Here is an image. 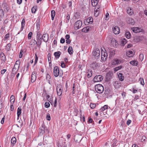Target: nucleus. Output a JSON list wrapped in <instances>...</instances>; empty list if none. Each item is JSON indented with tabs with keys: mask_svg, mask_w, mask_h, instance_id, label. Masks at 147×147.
<instances>
[{
	"mask_svg": "<svg viewBox=\"0 0 147 147\" xmlns=\"http://www.w3.org/2000/svg\"><path fill=\"white\" fill-rule=\"evenodd\" d=\"M25 19H23L22 22L21 23V24H22V29H23L24 25H25Z\"/></svg>",
	"mask_w": 147,
	"mask_h": 147,
	"instance_id": "nucleus-45",
	"label": "nucleus"
},
{
	"mask_svg": "<svg viewBox=\"0 0 147 147\" xmlns=\"http://www.w3.org/2000/svg\"><path fill=\"white\" fill-rule=\"evenodd\" d=\"M93 20L92 18L91 17H89L86 20V21H85L84 22H86L87 24H91L93 22Z\"/></svg>",
	"mask_w": 147,
	"mask_h": 147,
	"instance_id": "nucleus-15",
	"label": "nucleus"
},
{
	"mask_svg": "<svg viewBox=\"0 0 147 147\" xmlns=\"http://www.w3.org/2000/svg\"><path fill=\"white\" fill-rule=\"evenodd\" d=\"M21 107H19L17 109V116H18V119H19V118L20 115H21Z\"/></svg>",
	"mask_w": 147,
	"mask_h": 147,
	"instance_id": "nucleus-18",
	"label": "nucleus"
},
{
	"mask_svg": "<svg viewBox=\"0 0 147 147\" xmlns=\"http://www.w3.org/2000/svg\"><path fill=\"white\" fill-rule=\"evenodd\" d=\"M36 79V76L31 75V81L32 82H34Z\"/></svg>",
	"mask_w": 147,
	"mask_h": 147,
	"instance_id": "nucleus-40",
	"label": "nucleus"
},
{
	"mask_svg": "<svg viewBox=\"0 0 147 147\" xmlns=\"http://www.w3.org/2000/svg\"><path fill=\"white\" fill-rule=\"evenodd\" d=\"M127 13L129 15H131L133 13V10L130 7L128 8L127 11Z\"/></svg>",
	"mask_w": 147,
	"mask_h": 147,
	"instance_id": "nucleus-23",
	"label": "nucleus"
},
{
	"mask_svg": "<svg viewBox=\"0 0 147 147\" xmlns=\"http://www.w3.org/2000/svg\"><path fill=\"white\" fill-rule=\"evenodd\" d=\"M118 77L119 80L121 81H123L124 80V77L121 73H119L118 75Z\"/></svg>",
	"mask_w": 147,
	"mask_h": 147,
	"instance_id": "nucleus-24",
	"label": "nucleus"
},
{
	"mask_svg": "<svg viewBox=\"0 0 147 147\" xmlns=\"http://www.w3.org/2000/svg\"><path fill=\"white\" fill-rule=\"evenodd\" d=\"M121 42V44L123 46L127 42V41L125 38H123Z\"/></svg>",
	"mask_w": 147,
	"mask_h": 147,
	"instance_id": "nucleus-43",
	"label": "nucleus"
},
{
	"mask_svg": "<svg viewBox=\"0 0 147 147\" xmlns=\"http://www.w3.org/2000/svg\"><path fill=\"white\" fill-rule=\"evenodd\" d=\"M139 80L140 81V83L142 85H144V80L143 78H140L139 79Z\"/></svg>",
	"mask_w": 147,
	"mask_h": 147,
	"instance_id": "nucleus-49",
	"label": "nucleus"
},
{
	"mask_svg": "<svg viewBox=\"0 0 147 147\" xmlns=\"http://www.w3.org/2000/svg\"><path fill=\"white\" fill-rule=\"evenodd\" d=\"M76 92V88L75 86V84H73V86L72 88V93L73 94H74Z\"/></svg>",
	"mask_w": 147,
	"mask_h": 147,
	"instance_id": "nucleus-46",
	"label": "nucleus"
},
{
	"mask_svg": "<svg viewBox=\"0 0 147 147\" xmlns=\"http://www.w3.org/2000/svg\"><path fill=\"white\" fill-rule=\"evenodd\" d=\"M63 86L61 84H58L57 87V95L60 96L62 94L63 91Z\"/></svg>",
	"mask_w": 147,
	"mask_h": 147,
	"instance_id": "nucleus-3",
	"label": "nucleus"
},
{
	"mask_svg": "<svg viewBox=\"0 0 147 147\" xmlns=\"http://www.w3.org/2000/svg\"><path fill=\"white\" fill-rule=\"evenodd\" d=\"M15 96L13 95H12L10 98V102L11 104H13L15 101Z\"/></svg>",
	"mask_w": 147,
	"mask_h": 147,
	"instance_id": "nucleus-26",
	"label": "nucleus"
},
{
	"mask_svg": "<svg viewBox=\"0 0 147 147\" xmlns=\"http://www.w3.org/2000/svg\"><path fill=\"white\" fill-rule=\"evenodd\" d=\"M46 119L48 121L50 120L51 117L49 114H47L46 117Z\"/></svg>",
	"mask_w": 147,
	"mask_h": 147,
	"instance_id": "nucleus-57",
	"label": "nucleus"
},
{
	"mask_svg": "<svg viewBox=\"0 0 147 147\" xmlns=\"http://www.w3.org/2000/svg\"><path fill=\"white\" fill-rule=\"evenodd\" d=\"M42 36L41 34L40 33L39 31L37 32V40H42Z\"/></svg>",
	"mask_w": 147,
	"mask_h": 147,
	"instance_id": "nucleus-22",
	"label": "nucleus"
},
{
	"mask_svg": "<svg viewBox=\"0 0 147 147\" xmlns=\"http://www.w3.org/2000/svg\"><path fill=\"white\" fill-rule=\"evenodd\" d=\"M9 37V33H7L6 34L4 37V40H6L8 39V38Z\"/></svg>",
	"mask_w": 147,
	"mask_h": 147,
	"instance_id": "nucleus-51",
	"label": "nucleus"
},
{
	"mask_svg": "<svg viewBox=\"0 0 147 147\" xmlns=\"http://www.w3.org/2000/svg\"><path fill=\"white\" fill-rule=\"evenodd\" d=\"M23 52V50H21L20 52V54L19 55V57L20 58H21L22 57V53Z\"/></svg>",
	"mask_w": 147,
	"mask_h": 147,
	"instance_id": "nucleus-60",
	"label": "nucleus"
},
{
	"mask_svg": "<svg viewBox=\"0 0 147 147\" xmlns=\"http://www.w3.org/2000/svg\"><path fill=\"white\" fill-rule=\"evenodd\" d=\"M0 56L1 58V60L3 62H5V56L4 53H1L0 54Z\"/></svg>",
	"mask_w": 147,
	"mask_h": 147,
	"instance_id": "nucleus-19",
	"label": "nucleus"
},
{
	"mask_svg": "<svg viewBox=\"0 0 147 147\" xmlns=\"http://www.w3.org/2000/svg\"><path fill=\"white\" fill-rule=\"evenodd\" d=\"M16 141V140L15 137H13L11 139V143L13 145L15 144Z\"/></svg>",
	"mask_w": 147,
	"mask_h": 147,
	"instance_id": "nucleus-30",
	"label": "nucleus"
},
{
	"mask_svg": "<svg viewBox=\"0 0 147 147\" xmlns=\"http://www.w3.org/2000/svg\"><path fill=\"white\" fill-rule=\"evenodd\" d=\"M125 35L126 37L127 38H129L130 37L131 34L130 32L128 31L126 32Z\"/></svg>",
	"mask_w": 147,
	"mask_h": 147,
	"instance_id": "nucleus-35",
	"label": "nucleus"
},
{
	"mask_svg": "<svg viewBox=\"0 0 147 147\" xmlns=\"http://www.w3.org/2000/svg\"><path fill=\"white\" fill-rule=\"evenodd\" d=\"M50 97V96L49 95H47V99L51 103L52 102V100L51 98H49Z\"/></svg>",
	"mask_w": 147,
	"mask_h": 147,
	"instance_id": "nucleus-52",
	"label": "nucleus"
},
{
	"mask_svg": "<svg viewBox=\"0 0 147 147\" xmlns=\"http://www.w3.org/2000/svg\"><path fill=\"white\" fill-rule=\"evenodd\" d=\"M61 54V53L59 51L55 52L54 53V55L57 59H58L59 58L60 55Z\"/></svg>",
	"mask_w": 147,
	"mask_h": 147,
	"instance_id": "nucleus-20",
	"label": "nucleus"
},
{
	"mask_svg": "<svg viewBox=\"0 0 147 147\" xmlns=\"http://www.w3.org/2000/svg\"><path fill=\"white\" fill-rule=\"evenodd\" d=\"M114 85L116 88H119L120 85H119L118 82L116 81L114 84Z\"/></svg>",
	"mask_w": 147,
	"mask_h": 147,
	"instance_id": "nucleus-39",
	"label": "nucleus"
},
{
	"mask_svg": "<svg viewBox=\"0 0 147 147\" xmlns=\"http://www.w3.org/2000/svg\"><path fill=\"white\" fill-rule=\"evenodd\" d=\"M11 45V44L9 43L7 44L6 46V49L7 51H9L10 50Z\"/></svg>",
	"mask_w": 147,
	"mask_h": 147,
	"instance_id": "nucleus-36",
	"label": "nucleus"
},
{
	"mask_svg": "<svg viewBox=\"0 0 147 147\" xmlns=\"http://www.w3.org/2000/svg\"><path fill=\"white\" fill-rule=\"evenodd\" d=\"M36 10V8L33 7L32 8V12L33 13H35Z\"/></svg>",
	"mask_w": 147,
	"mask_h": 147,
	"instance_id": "nucleus-54",
	"label": "nucleus"
},
{
	"mask_svg": "<svg viewBox=\"0 0 147 147\" xmlns=\"http://www.w3.org/2000/svg\"><path fill=\"white\" fill-rule=\"evenodd\" d=\"M50 104L49 102H46L45 103V107L46 108H48L50 107Z\"/></svg>",
	"mask_w": 147,
	"mask_h": 147,
	"instance_id": "nucleus-53",
	"label": "nucleus"
},
{
	"mask_svg": "<svg viewBox=\"0 0 147 147\" xmlns=\"http://www.w3.org/2000/svg\"><path fill=\"white\" fill-rule=\"evenodd\" d=\"M109 18V13H106L105 15V20H108Z\"/></svg>",
	"mask_w": 147,
	"mask_h": 147,
	"instance_id": "nucleus-50",
	"label": "nucleus"
},
{
	"mask_svg": "<svg viewBox=\"0 0 147 147\" xmlns=\"http://www.w3.org/2000/svg\"><path fill=\"white\" fill-rule=\"evenodd\" d=\"M92 54L95 58L99 57L100 55V49L98 48H96L93 51Z\"/></svg>",
	"mask_w": 147,
	"mask_h": 147,
	"instance_id": "nucleus-5",
	"label": "nucleus"
},
{
	"mask_svg": "<svg viewBox=\"0 0 147 147\" xmlns=\"http://www.w3.org/2000/svg\"><path fill=\"white\" fill-rule=\"evenodd\" d=\"M101 54V59L103 61H105L107 59V53H104L102 52Z\"/></svg>",
	"mask_w": 147,
	"mask_h": 147,
	"instance_id": "nucleus-12",
	"label": "nucleus"
},
{
	"mask_svg": "<svg viewBox=\"0 0 147 147\" xmlns=\"http://www.w3.org/2000/svg\"><path fill=\"white\" fill-rule=\"evenodd\" d=\"M32 33V32H30L28 34V38L29 39H30L31 38Z\"/></svg>",
	"mask_w": 147,
	"mask_h": 147,
	"instance_id": "nucleus-59",
	"label": "nucleus"
},
{
	"mask_svg": "<svg viewBox=\"0 0 147 147\" xmlns=\"http://www.w3.org/2000/svg\"><path fill=\"white\" fill-rule=\"evenodd\" d=\"M139 59L140 60L142 61L144 59V55L142 54H141L139 55Z\"/></svg>",
	"mask_w": 147,
	"mask_h": 147,
	"instance_id": "nucleus-48",
	"label": "nucleus"
},
{
	"mask_svg": "<svg viewBox=\"0 0 147 147\" xmlns=\"http://www.w3.org/2000/svg\"><path fill=\"white\" fill-rule=\"evenodd\" d=\"M42 40L43 39L44 42H47L48 41L49 36L46 33L44 34L42 36Z\"/></svg>",
	"mask_w": 147,
	"mask_h": 147,
	"instance_id": "nucleus-13",
	"label": "nucleus"
},
{
	"mask_svg": "<svg viewBox=\"0 0 147 147\" xmlns=\"http://www.w3.org/2000/svg\"><path fill=\"white\" fill-rule=\"evenodd\" d=\"M55 16V11L54 10H52L51 11V17L52 20H53Z\"/></svg>",
	"mask_w": 147,
	"mask_h": 147,
	"instance_id": "nucleus-31",
	"label": "nucleus"
},
{
	"mask_svg": "<svg viewBox=\"0 0 147 147\" xmlns=\"http://www.w3.org/2000/svg\"><path fill=\"white\" fill-rule=\"evenodd\" d=\"M134 53L131 51H128L127 52L126 55L127 56L129 57H131L133 56L134 55Z\"/></svg>",
	"mask_w": 147,
	"mask_h": 147,
	"instance_id": "nucleus-17",
	"label": "nucleus"
},
{
	"mask_svg": "<svg viewBox=\"0 0 147 147\" xmlns=\"http://www.w3.org/2000/svg\"><path fill=\"white\" fill-rule=\"evenodd\" d=\"M65 42V40L64 38H62L60 40V42L61 43H63Z\"/></svg>",
	"mask_w": 147,
	"mask_h": 147,
	"instance_id": "nucleus-63",
	"label": "nucleus"
},
{
	"mask_svg": "<svg viewBox=\"0 0 147 147\" xmlns=\"http://www.w3.org/2000/svg\"><path fill=\"white\" fill-rule=\"evenodd\" d=\"M122 62V61L121 59L116 58L112 61V64L113 65H118Z\"/></svg>",
	"mask_w": 147,
	"mask_h": 147,
	"instance_id": "nucleus-9",
	"label": "nucleus"
},
{
	"mask_svg": "<svg viewBox=\"0 0 147 147\" xmlns=\"http://www.w3.org/2000/svg\"><path fill=\"white\" fill-rule=\"evenodd\" d=\"M35 56L36 57V58L34 61V65H35L37 63L38 59V57L37 56L36 54H35Z\"/></svg>",
	"mask_w": 147,
	"mask_h": 147,
	"instance_id": "nucleus-55",
	"label": "nucleus"
},
{
	"mask_svg": "<svg viewBox=\"0 0 147 147\" xmlns=\"http://www.w3.org/2000/svg\"><path fill=\"white\" fill-rule=\"evenodd\" d=\"M45 127L44 126H42L40 128V132L42 134H43L45 132Z\"/></svg>",
	"mask_w": 147,
	"mask_h": 147,
	"instance_id": "nucleus-25",
	"label": "nucleus"
},
{
	"mask_svg": "<svg viewBox=\"0 0 147 147\" xmlns=\"http://www.w3.org/2000/svg\"><path fill=\"white\" fill-rule=\"evenodd\" d=\"M105 50L106 51L107 53L109 54V58H111L114 56L115 54V51L113 49L110 47L106 48V49H105Z\"/></svg>",
	"mask_w": 147,
	"mask_h": 147,
	"instance_id": "nucleus-1",
	"label": "nucleus"
},
{
	"mask_svg": "<svg viewBox=\"0 0 147 147\" xmlns=\"http://www.w3.org/2000/svg\"><path fill=\"white\" fill-rule=\"evenodd\" d=\"M103 79V77L101 75L96 76L94 78L93 80L94 82H97L101 81Z\"/></svg>",
	"mask_w": 147,
	"mask_h": 147,
	"instance_id": "nucleus-8",
	"label": "nucleus"
},
{
	"mask_svg": "<svg viewBox=\"0 0 147 147\" xmlns=\"http://www.w3.org/2000/svg\"><path fill=\"white\" fill-rule=\"evenodd\" d=\"M3 9L5 11L6 10L7 11H8L9 10L8 6L6 3L4 4Z\"/></svg>",
	"mask_w": 147,
	"mask_h": 147,
	"instance_id": "nucleus-42",
	"label": "nucleus"
},
{
	"mask_svg": "<svg viewBox=\"0 0 147 147\" xmlns=\"http://www.w3.org/2000/svg\"><path fill=\"white\" fill-rule=\"evenodd\" d=\"M96 105L94 104L91 103L90 104V107L92 109H94L96 107Z\"/></svg>",
	"mask_w": 147,
	"mask_h": 147,
	"instance_id": "nucleus-56",
	"label": "nucleus"
},
{
	"mask_svg": "<svg viewBox=\"0 0 147 147\" xmlns=\"http://www.w3.org/2000/svg\"><path fill=\"white\" fill-rule=\"evenodd\" d=\"M53 74L54 76L55 77H57L59 75L60 76L62 74H61L60 72H59V68L57 66L55 67L54 68Z\"/></svg>",
	"mask_w": 147,
	"mask_h": 147,
	"instance_id": "nucleus-4",
	"label": "nucleus"
},
{
	"mask_svg": "<svg viewBox=\"0 0 147 147\" xmlns=\"http://www.w3.org/2000/svg\"><path fill=\"white\" fill-rule=\"evenodd\" d=\"M66 43L68 44H69L71 42V40L69 39H66Z\"/></svg>",
	"mask_w": 147,
	"mask_h": 147,
	"instance_id": "nucleus-64",
	"label": "nucleus"
},
{
	"mask_svg": "<svg viewBox=\"0 0 147 147\" xmlns=\"http://www.w3.org/2000/svg\"><path fill=\"white\" fill-rule=\"evenodd\" d=\"M4 14V12L3 10L0 9V16L2 17L3 16Z\"/></svg>",
	"mask_w": 147,
	"mask_h": 147,
	"instance_id": "nucleus-44",
	"label": "nucleus"
},
{
	"mask_svg": "<svg viewBox=\"0 0 147 147\" xmlns=\"http://www.w3.org/2000/svg\"><path fill=\"white\" fill-rule=\"evenodd\" d=\"M37 42L39 45L40 46L42 43V40H37Z\"/></svg>",
	"mask_w": 147,
	"mask_h": 147,
	"instance_id": "nucleus-62",
	"label": "nucleus"
},
{
	"mask_svg": "<svg viewBox=\"0 0 147 147\" xmlns=\"http://www.w3.org/2000/svg\"><path fill=\"white\" fill-rule=\"evenodd\" d=\"M100 63L95 62L93 63L91 65L93 68L94 69H95L99 68V67H100Z\"/></svg>",
	"mask_w": 147,
	"mask_h": 147,
	"instance_id": "nucleus-11",
	"label": "nucleus"
},
{
	"mask_svg": "<svg viewBox=\"0 0 147 147\" xmlns=\"http://www.w3.org/2000/svg\"><path fill=\"white\" fill-rule=\"evenodd\" d=\"M128 23L133 25L135 24V22L133 19L129 18H128Z\"/></svg>",
	"mask_w": 147,
	"mask_h": 147,
	"instance_id": "nucleus-21",
	"label": "nucleus"
},
{
	"mask_svg": "<svg viewBox=\"0 0 147 147\" xmlns=\"http://www.w3.org/2000/svg\"><path fill=\"white\" fill-rule=\"evenodd\" d=\"M111 43L113 45V46H116L117 42L114 39H112L111 41Z\"/></svg>",
	"mask_w": 147,
	"mask_h": 147,
	"instance_id": "nucleus-37",
	"label": "nucleus"
},
{
	"mask_svg": "<svg viewBox=\"0 0 147 147\" xmlns=\"http://www.w3.org/2000/svg\"><path fill=\"white\" fill-rule=\"evenodd\" d=\"M89 31V28L88 26L86 27L85 28H83L82 31V32H87Z\"/></svg>",
	"mask_w": 147,
	"mask_h": 147,
	"instance_id": "nucleus-33",
	"label": "nucleus"
},
{
	"mask_svg": "<svg viewBox=\"0 0 147 147\" xmlns=\"http://www.w3.org/2000/svg\"><path fill=\"white\" fill-rule=\"evenodd\" d=\"M108 107V106L107 105H104L103 107H102L101 108V109L102 110V111H104L105 109H107Z\"/></svg>",
	"mask_w": 147,
	"mask_h": 147,
	"instance_id": "nucleus-47",
	"label": "nucleus"
},
{
	"mask_svg": "<svg viewBox=\"0 0 147 147\" xmlns=\"http://www.w3.org/2000/svg\"><path fill=\"white\" fill-rule=\"evenodd\" d=\"M68 51L69 54L70 55L72 54L74 52L71 46H69L68 49Z\"/></svg>",
	"mask_w": 147,
	"mask_h": 147,
	"instance_id": "nucleus-27",
	"label": "nucleus"
},
{
	"mask_svg": "<svg viewBox=\"0 0 147 147\" xmlns=\"http://www.w3.org/2000/svg\"><path fill=\"white\" fill-rule=\"evenodd\" d=\"M95 88L96 91L98 93H102L104 91V87L101 84H98L96 85Z\"/></svg>",
	"mask_w": 147,
	"mask_h": 147,
	"instance_id": "nucleus-2",
	"label": "nucleus"
},
{
	"mask_svg": "<svg viewBox=\"0 0 147 147\" xmlns=\"http://www.w3.org/2000/svg\"><path fill=\"white\" fill-rule=\"evenodd\" d=\"M82 24V21L79 20L77 21L75 23L74 26V28L75 30H77L79 29L81 26Z\"/></svg>",
	"mask_w": 147,
	"mask_h": 147,
	"instance_id": "nucleus-6",
	"label": "nucleus"
},
{
	"mask_svg": "<svg viewBox=\"0 0 147 147\" xmlns=\"http://www.w3.org/2000/svg\"><path fill=\"white\" fill-rule=\"evenodd\" d=\"M20 62L19 61H17L14 65L12 69V71L13 72L16 71L18 70L20 67Z\"/></svg>",
	"mask_w": 147,
	"mask_h": 147,
	"instance_id": "nucleus-7",
	"label": "nucleus"
},
{
	"mask_svg": "<svg viewBox=\"0 0 147 147\" xmlns=\"http://www.w3.org/2000/svg\"><path fill=\"white\" fill-rule=\"evenodd\" d=\"M99 8H98L97 9H96V8L95 9L94 12V16L96 17L98 16L99 14V10H98L99 9Z\"/></svg>",
	"mask_w": 147,
	"mask_h": 147,
	"instance_id": "nucleus-29",
	"label": "nucleus"
},
{
	"mask_svg": "<svg viewBox=\"0 0 147 147\" xmlns=\"http://www.w3.org/2000/svg\"><path fill=\"white\" fill-rule=\"evenodd\" d=\"M130 63L134 66H136L138 64V62L137 61H133L130 62Z\"/></svg>",
	"mask_w": 147,
	"mask_h": 147,
	"instance_id": "nucleus-32",
	"label": "nucleus"
},
{
	"mask_svg": "<svg viewBox=\"0 0 147 147\" xmlns=\"http://www.w3.org/2000/svg\"><path fill=\"white\" fill-rule=\"evenodd\" d=\"M92 5L93 6L96 5L98 3V1L97 0H91Z\"/></svg>",
	"mask_w": 147,
	"mask_h": 147,
	"instance_id": "nucleus-28",
	"label": "nucleus"
},
{
	"mask_svg": "<svg viewBox=\"0 0 147 147\" xmlns=\"http://www.w3.org/2000/svg\"><path fill=\"white\" fill-rule=\"evenodd\" d=\"M112 75V73L111 72H109L107 74L106 78L107 81H109L110 80Z\"/></svg>",
	"mask_w": 147,
	"mask_h": 147,
	"instance_id": "nucleus-14",
	"label": "nucleus"
},
{
	"mask_svg": "<svg viewBox=\"0 0 147 147\" xmlns=\"http://www.w3.org/2000/svg\"><path fill=\"white\" fill-rule=\"evenodd\" d=\"M131 30L135 33H138L140 32L141 30L138 27L132 28Z\"/></svg>",
	"mask_w": 147,
	"mask_h": 147,
	"instance_id": "nucleus-16",
	"label": "nucleus"
},
{
	"mask_svg": "<svg viewBox=\"0 0 147 147\" xmlns=\"http://www.w3.org/2000/svg\"><path fill=\"white\" fill-rule=\"evenodd\" d=\"M65 142H64L62 143H59L58 144V147H65L66 145L65 144Z\"/></svg>",
	"mask_w": 147,
	"mask_h": 147,
	"instance_id": "nucleus-41",
	"label": "nucleus"
},
{
	"mask_svg": "<svg viewBox=\"0 0 147 147\" xmlns=\"http://www.w3.org/2000/svg\"><path fill=\"white\" fill-rule=\"evenodd\" d=\"M123 67L122 66L120 65L117 67H115L114 68V71L115 72L117 71L118 70L121 69Z\"/></svg>",
	"mask_w": 147,
	"mask_h": 147,
	"instance_id": "nucleus-38",
	"label": "nucleus"
},
{
	"mask_svg": "<svg viewBox=\"0 0 147 147\" xmlns=\"http://www.w3.org/2000/svg\"><path fill=\"white\" fill-rule=\"evenodd\" d=\"M135 86L134 88L133 87V88L132 89L133 91H132L133 92V93L134 94L136 93L137 92V90L134 89V88H135Z\"/></svg>",
	"mask_w": 147,
	"mask_h": 147,
	"instance_id": "nucleus-61",
	"label": "nucleus"
},
{
	"mask_svg": "<svg viewBox=\"0 0 147 147\" xmlns=\"http://www.w3.org/2000/svg\"><path fill=\"white\" fill-rule=\"evenodd\" d=\"M51 78L50 76L49 75L47 74L46 76V79L49 81V83L50 80H49Z\"/></svg>",
	"mask_w": 147,
	"mask_h": 147,
	"instance_id": "nucleus-58",
	"label": "nucleus"
},
{
	"mask_svg": "<svg viewBox=\"0 0 147 147\" xmlns=\"http://www.w3.org/2000/svg\"><path fill=\"white\" fill-rule=\"evenodd\" d=\"M51 55L50 53H49L48 55V59L49 63V65L50 66L51 65Z\"/></svg>",
	"mask_w": 147,
	"mask_h": 147,
	"instance_id": "nucleus-34",
	"label": "nucleus"
},
{
	"mask_svg": "<svg viewBox=\"0 0 147 147\" xmlns=\"http://www.w3.org/2000/svg\"><path fill=\"white\" fill-rule=\"evenodd\" d=\"M113 31L115 34H118L120 32V29L118 26H116L113 28Z\"/></svg>",
	"mask_w": 147,
	"mask_h": 147,
	"instance_id": "nucleus-10",
	"label": "nucleus"
}]
</instances>
